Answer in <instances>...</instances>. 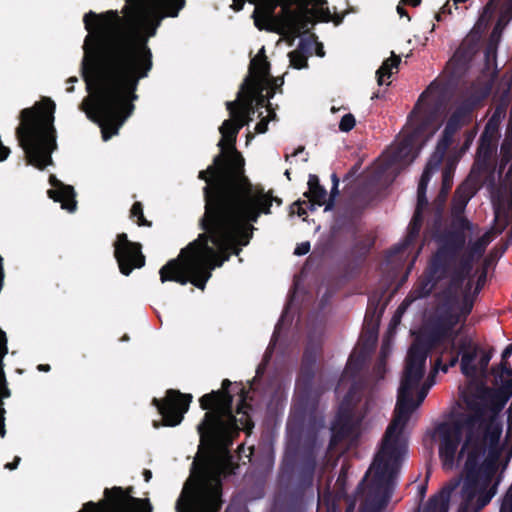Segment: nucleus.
<instances>
[{
    "mask_svg": "<svg viewBox=\"0 0 512 512\" xmlns=\"http://www.w3.org/2000/svg\"><path fill=\"white\" fill-rule=\"evenodd\" d=\"M450 335L441 328L430 323L429 327L421 333L408 350L406 363L426 366V359L432 350L442 346L446 341L449 343Z\"/></svg>",
    "mask_w": 512,
    "mask_h": 512,
    "instance_id": "nucleus-18",
    "label": "nucleus"
},
{
    "mask_svg": "<svg viewBox=\"0 0 512 512\" xmlns=\"http://www.w3.org/2000/svg\"><path fill=\"white\" fill-rule=\"evenodd\" d=\"M408 303L405 301L397 308L395 314L393 315L391 319V325H397L400 322L401 316L403 312L405 311Z\"/></svg>",
    "mask_w": 512,
    "mask_h": 512,
    "instance_id": "nucleus-59",
    "label": "nucleus"
},
{
    "mask_svg": "<svg viewBox=\"0 0 512 512\" xmlns=\"http://www.w3.org/2000/svg\"><path fill=\"white\" fill-rule=\"evenodd\" d=\"M192 399L193 396L191 394L181 393L179 390L175 389H168L164 398H153L151 403L162 416V425L175 427L184 419V415L189 410Z\"/></svg>",
    "mask_w": 512,
    "mask_h": 512,
    "instance_id": "nucleus-17",
    "label": "nucleus"
},
{
    "mask_svg": "<svg viewBox=\"0 0 512 512\" xmlns=\"http://www.w3.org/2000/svg\"><path fill=\"white\" fill-rule=\"evenodd\" d=\"M244 165V158L239 152H220L206 170L198 173V178L206 182L201 217L212 216L264 194L263 189L254 186L245 175Z\"/></svg>",
    "mask_w": 512,
    "mask_h": 512,
    "instance_id": "nucleus-4",
    "label": "nucleus"
},
{
    "mask_svg": "<svg viewBox=\"0 0 512 512\" xmlns=\"http://www.w3.org/2000/svg\"><path fill=\"white\" fill-rule=\"evenodd\" d=\"M347 477H348V471L345 468V466H342L341 470H340V473H339V475L337 477L336 484H335L336 487L339 489V492H344L346 481H347Z\"/></svg>",
    "mask_w": 512,
    "mask_h": 512,
    "instance_id": "nucleus-57",
    "label": "nucleus"
},
{
    "mask_svg": "<svg viewBox=\"0 0 512 512\" xmlns=\"http://www.w3.org/2000/svg\"><path fill=\"white\" fill-rule=\"evenodd\" d=\"M302 362L303 363H307V362H311V365L312 366H315L316 364V354L315 352L311 351L308 347L305 349L304 351V354H303V359H302Z\"/></svg>",
    "mask_w": 512,
    "mask_h": 512,
    "instance_id": "nucleus-60",
    "label": "nucleus"
},
{
    "mask_svg": "<svg viewBox=\"0 0 512 512\" xmlns=\"http://www.w3.org/2000/svg\"><path fill=\"white\" fill-rule=\"evenodd\" d=\"M215 468H216V472L219 476L227 477L232 474H235V469L237 468V466H235L232 463L230 457H228L227 459L219 461L216 464Z\"/></svg>",
    "mask_w": 512,
    "mask_h": 512,
    "instance_id": "nucleus-52",
    "label": "nucleus"
},
{
    "mask_svg": "<svg viewBox=\"0 0 512 512\" xmlns=\"http://www.w3.org/2000/svg\"><path fill=\"white\" fill-rule=\"evenodd\" d=\"M304 196L309 199L311 205L327 206V191L320 184L317 175L310 174L308 179V191L304 193Z\"/></svg>",
    "mask_w": 512,
    "mask_h": 512,
    "instance_id": "nucleus-40",
    "label": "nucleus"
},
{
    "mask_svg": "<svg viewBox=\"0 0 512 512\" xmlns=\"http://www.w3.org/2000/svg\"><path fill=\"white\" fill-rule=\"evenodd\" d=\"M339 195V189L338 186H333L330 191L329 197H327V206L325 207L326 210H330L334 207L335 204V198Z\"/></svg>",
    "mask_w": 512,
    "mask_h": 512,
    "instance_id": "nucleus-58",
    "label": "nucleus"
},
{
    "mask_svg": "<svg viewBox=\"0 0 512 512\" xmlns=\"http://www.w3.org/2000/svg\"><path fill=\"white\" fill-rule=\"evenodd\" d=\"M141 249V244L130 241L126 233L117 235L114 242V257L123 275L128 276L135 268H142L145 265V256Z\"/></svg>",
    "mask_w": 512,
    "mask_h": 512,
    "instance_id": "nucleus-19",
    "label": "nucleus"
},
{
    "mask_svg": "<svg viewBox=\"0 0 512 512\" xmlns=\"http://www.w3.org/2000/svg\"><path fill=\"white\" fill-rule=\"evenodd\" d=\"M486 96V92L474 91L459 101L449 116L445 127L457 132L464 125L468 124L471 121L473 111L482 103Z\"/></svg>",
    "mask_w": 512,
    "mask_h": 512,
    "instance_id": "nucleus-20",
    "label": "nucleus"
},
{
    "mask_svg": "<svg viewBox=\"0 0 512 512\" xmlns=\"http://www.w3.org/2000/svg\"><path fill=\"white\" fill-rule=\"evenodd\" d=\"M465 404V411L457 413L451 421L441 422L436 427L439 436V458L444 469H452L455 463V456L465 432V441L459 452L462 457L465 450L473 448L477 429L481 416H484V409L477 403L462 394Z\"/></svg>",
    "mask_w": 512,
    "mask_h": 512,
    "instance_id": "nucleus-9",
    "label": "nucleus"
},
{
    "mask_svg": "<svg viewBox=\"0 0 512 512\" xmlns=\"http://www.w3.org/2000/svg\"><path fill=\"white\" fill-rule=\"evenodd\" d=\"M230 386L231 382L224 379L220 390H213L199 399L201 409L206 410L203 420L197 426L200 447L207 444L228 449L241 430L250 434L254 428L249 414L252 406L247 402L248 391L244 387L240 388L236 413L241 416L237 418L233 414V396L229 392Z\"/></svg>",
    "mask_w": 512,
    "mask_h": 512,
    "instance_id": "nucleus-5",
    "label": "nucleus"
},
{
    "mask_svg": "<svg viewBox=\"0 0 512 512\" xmlns=\"http://www.w3.org/2000/svg\"><path fill=\"white\" fill-rule=\"evenodd\" d=\"M498 369L500 370L499 373L495 368H493L492 371L500 378L504 375L511 377L502 380V384L499 388L493 389L486 386L484 383H476L471 384L467 390L463 392V394L477 403L484 411H494V414L500 413L512 397V368L507 361H501Z\"/></svg>",
    "mask_w": 512,
    "mask_h": 512,
    "instance_id": "nucleus-12",
    "label": "nucleus"
},
{
    "mask_svg": "<svg viewBox=\"0 0 512 512\" xmlns=\"http://www.w3.org/2000/svg\"><path fill=\"white\" fill-rule=\"evenodd\" d=\"M413 136L407 134L404 136L402 141L396 147L392 154V161L396 163H411L416 155L414 153V147L418 143Z\"/></svg>",
    "mask_w": 512,
    "mask_h": 512,
    "instance_id": "nucleus-36",
    "label": "nucleus"
},
{
    "mask_svg": "<svg viewBox=\"0 0 512 512\" xmlns=\"http://www.w3.org/2000/svg\"><path fill=\"white\" fill-rule=\"evenodd\" d=\"M373 462L366 471L363 479L357 486L355 495L347 499V507L345 512H355L357 501H360L359 512H381L389 503L396 486L398 474L395 475L392 481L391 492L387 500H383V493L381 489L374 486L375 471H372Z\"/></svg>",
    "mask_w": 512,
    "mask_h": 512,
    "instance_id": "nucleus-16",
    "label": "nucleus"
},
{
    "mask_svg": "<svg viewBox=\"0 0 512 512\" xmlns=\"http://www.w3.org/2000/svg\"><path fill=\"white\" fill-rule=\"evenodd\" d=\"M381 297L377 295L370 296L364 317V331L369 334V338L376 339L379 328L380 318L384 308L379 309Z\"/></svg>",
    "mask_w": 512,
    "mask_h": 512,
    "instance_id": "nucleus-30",
    "label": "nucleus"
},
{
    "mask_svg": "<svg viewBox=\"0 0 512 512\" xmlns=\"http://www.w3.org/2000/svg\"><path fill=\"white\" fill-rule=\"evenodd\" d=\"M386 357H387L386 348L384 345H382L381 351H380V357L376 361V363L373 367V370H372V376L377 381L384 379V376L386 374V371H387Z\"/></svg>",
    "mask_w": 512,
    "mask_h": 512,
    "instance_id": "nucleus-46",
    "label": "nucleus"
},
{
    "mask_svg": "<svg viewBox=\"0 0 512 512\" xmlns=\"http://www.w3.org/2000/svg\"><path fill=\"white\" fill-rule=\"evenodd\" d=\"M310 251V243L302 242L298 244L294 250V254L298 256L306 255Z\"/></svg>",
    "mask_w": 512,
    "mask_h": 512,
    "instance_id": "nucleus-62",
    "label": "nucleus"
},
{
    "mask_svg": "<svg viewBox=\"0 0 512 512\" xmlns=\"http://www.w3.org/2000/svg\"><path fill=\"white\" fill-rule=\"evenodd\" d=\"M401 58L392 52V56L383 61L382 65L376 71L377 83L379 86L384 84V77L390 78L393 69H398Z\"/></svg>",
    "mask_w": 512,
    "mask_h": 512,
    "instance_id": "nucleus-44",
    "label": "nucleus"
},
{
    "mask_svg": "<svg viewBox=\"0 0 512 512\" xmlns=\"http://www.w3.org/2000/svg\"><path fill=\"white\" fill-rule=\"evenodd\" d=\"M255 97L249 94H245V91L242 90V86L237 94V99L235 101L226 102V108L229 112L230 117H236L238 119H243L244 115H254L255 110H257L255 104Z\"/></svg>",
    "mask_w": 512,
    "mask_h": 512,
    "instance_id": "nucleus-33",
    "label": "nucleus"
},
{
    "mask_svg": "<svg viewBox=\"0 0 512 512\" xmlns=\"http://www.w3.org/2000/svg\"><path fill=\"white\" fill-rule=\"evenodd\" d=\"M154 5L155 9L150 13L152 16V27L149 32V36H154L156 33L157 27L160 25V22L163 15H159L160 11H164L166 16L169 17H177L179 11L183 9L185 6V0H150Z\"/></svg>",
    "mask_w": 512,
    "mask_h": 512,
    "instance_id": "nucleus-25",
    "label": "nucleus"
},
{
    "mask_svg": "<svg viewBox=\"0 0 512 512\" xmlns=\"http://www.w3.org/2000/svg\"><path fill=\"white\" fill-rule=\"evenodd\" d=\"M459 352L461 355V372L466 377H475L478 374V366L475 364L478 347L473 345L470 340L462 339L459 343Z\"/></svg>",
    "mask_w": 512,
    "mask_h": 512,
    "instance_id": "nucleus-31",
    "label": "nucleus"
},
{
    "mask_svg": "<svg viewBox=\"0 0 512 512\" xmlns=\"http://www.w3.org/2000/svg\"><path fill=\"white\" fill-rule=\"evenodd\" d=\"M355 124H356V120H355L354 115L351 113H348V114H345L341 118L340 123H339V129L342 132H349L354 128Z\"/></svg>",
    "mask_w": 512,
    "mask_h": 512,
    "instance_id": "nucleus-54",
    "label": "nucleus"
},
{
    "mask_svg": "<svg viewBox=\"0 0 512 512\" xmlns=\"http://www.w3.org/2000/svg\"><path fill=\"white\" fill-rule=\"evenodd\" d=\"M438 280L435 277H431L428 271L425 269L421 277L415 283L411 295L414 299H422L428 297L432 291L437 287Z\"/></svg>",
    "mask_w": 512,
    "mask_h": 512,
    "instance_id": "nucleus-41",
    "label": "nucleus"
},
{
    "mask_svg": "<svg viewBox=\"0 0 512 512\" xmlns=\"http://www.w3.org/2000/svg\"><path fill=\"white\" fill-rule=\"evenodd\" d=\"M246 121L237 122L234 118L226 119L219 127V132L222 135L218 146L221 152L235 153L238 152L235 147L237 135L239 131L245 126Z\"/></svg>",
    "mask_w": 512,
    "mask_h": 512,
    "instance_id": "nucleus-26",
    "label": "nucleus"
},
{
    "mask_svg": "<svg viewBox=\"0 0 512 512\" xmlns=\"http://www.w3.org/2000/svg\"><path fill=\"white\" fill-rule=\"evenodd\" d=\"M457 258L445 254L443 251L436 250L428 260L426 270L431 277H435L439 282L448 280V290L451 289V277H453Z\"/></svg>",
    "mask_w": 512,
    "mask_h": 512,
    "instance_id": "nucleus-23",
    "label": "nucleus"
},
{
    "mask_svg": "<svg viewBox=\"0 0 512 512\" xmlns=\"http://www.w3.org/2000/svg\"><path fill=\"white\" fill-rule=\"evenodd\" d=\"M373 245H374V241L367 240V239L359 240L354 244L352 251H353V253L357 254L360 259L364 260L367 257V255L369 254Z\"/></svg>",
    "mask_w": 512,
    "mask_h": 512,
    "instance_id": "nucleus-51",
    "label": "nucleus"
},
{
    "mask_svg": "<svg viewBox=\"0 0 512 512\" xmlns=\"http://www.w3.org/2000/svg\"><path fill=\"white\" fill-rule=\"evenodd\" d=\"M423 95L424 93L420 96L408 117V124L411 127V131L408 134L413 136L417 141H421L425 137L436 119L435 111L420 106Z\"/></svg>",
    "mask_w": 512,
    "mask_h": 512,
    "instance_id": "nucleus-22",
    "label": "nucleus"
},
{
    "mask_svg": "<svg viewBox=\"0 0 512 512\" xmlns=\"http://www.w3.org/2000/svg\"><path fill=\"white\" fill-rule=\"evenodd\" d=\"M471 254L463 257L459 263L458 261L455 264L453 277H451V289L453 291H458L463 287V284L467 277L470 275L473 269Z\"/></svg>",
    "mask_w": 512,
    "mask_h": 512,
    "instance_id": "nucleus-39",
    "label": "nucleus"
},
{
    "mask_svg": "<svg viewBox=\"0 0 512 512\" xmlns=\"http://www.w3.org/2000/svg\"><path fill=\"white\" fill-rule=\"evenodd\" d=\"M366 362L365 351L353 352L338 380L335 392L339 394L347 386L348 391L331 422L328 450H333L340 443L360 436L362 422L368 414L374 392L371 378L363 374Z\"/></svg>",
    "mask_w": 512,
    "mask_h": 512,
    "instance_id": "nucleus-3",
    "label": "nucleus"
},
{
    "mask_svg": "<svg viewBox=\"0 0 512 512\" xmlns=\"http://www.w3.org/2000/svg\"><path fill=\"white\" fill-rule=\"evenodd\" d=\"M500 482V477L496 480L494 485L486 490L480 487V491L476 496V500L473 501V504L469 507V510L464 512H480L486 505L489 504L493 496L496 494L497 486Z\"/></svg>",
    "mask_w": 512,
    "mask_h": 512,
    "instance_id": "nucleus-42",
    "label": "nucleus"
},
{
    "mask_svg": "<svg viewBox=\"0 0 512 512\" xmlns=\"http://www.w3.org/2000/svg\"><path fill=\"white\" fill-rule=\"evenodd\" d=\"M492 358V353L490 351H484L478 362V372L485 373L487 371L489 362Z\"/></svg>",
    "mask_w": 512,
    "mask_h": 512,
    "instance_id": "nucleus-56",
    "label": "nucleus"
},
{
    "mask_svg": "<svg viewBox=\"0 0 512 512\" xmlns=\"http://www.w3.org/2000/svg\"><path fill=\"white\" fill-rule=\"evenodd\" d=\"M270 63L264 55V47L259 55L253 58L249 65V74L242 83L245 94L255 97L254 104L257 109L270 108L269 100L275 95V88L270 85Z\"/></svg>",
    "mask_w": 512,
    "mask_h": 512,
    "instance_id": "nucleus-14",
    "label": "nucleus"
},
{
    "mask_svg": "<svg viewBox=\"0 0 512 512\" xmlns=\"http://www.w3.org/2000/svg\"><path fill=\"white\" fill-rule=\"evenodd\" d=\"M255 197L209 217L199 219V227L212 234V244L226 247L231 255L238 256L242 247L253 237V223L261 214L271 213V199Z\"/></svg>",
    "mask_w": 512,
    "mask_h": 512,
    "instance_id": "nucleus-7",
    "label": "nucleus"
},
{
    "mask_svg": "<svg viewBox=\"0 0 512 512\" xmlns=\"http://www.w3.org/2000/svg\"><path fill=\"white\" fill-rule=\"evenodd\" d=\"M455 171V165L453 162L447 163L443 172H442V183L441 188L433 201V211H434V224L435 226H439L442 221V215L445 207V203L447 197L453 186V175Z\"/></svg>",
    "mask_w": 512,
    "mask_h": 512,
    "instance_id": "nucleus-24",
    "label": "nucleus"
},
{
    "mask_svg": "<svg viewBox=\"0 0 512 512\" xmlns=\"http://www.w3.org/2000/svg\"><path fill=\"white\" fill-rule=\"evenodd\" d=\"M481 484L474 478L472 471L466 472V478L462 486V497L463 501L460 505L458 512H464L469 510V507L473 504L476 496L480 491Z\"/></svg>",
    "mask_w": 512,
    "mask_h": 512,
    "instance_id": "nucleus-38",
    "label": "nucleus"
},
{
    "mask_svg": "<svg viewBox=\"0 0 512 512\" xmlns=\"http://www.w3.org/2000/svg\"><path fill=\"white\" fill-rule=\"evenodd\" d=\"M451 14V5L448 0L440 9V11L436 14L435 18L438 22L442 21L444 15Z\"/></svg>",
    "mask_w": 512,
    "mask_h": 512,
    "instance_id": "nucleus-63",
    "label": "nucleus"
},
{
    "mask_svg": "<svg viewBox=\"0 0 512 512\" xmlns=\"http://www.w3.org/2000/svg\"><path fill=\"white\" fill-rule=\"evenodd\" d=\"M320 394V391H315L312 387H303L295 404V413L303 421L307 419L314 427L323 426V418L318 415Z\"/></svg>",
    "mask_w": 512,
    "mask_h": 512,
    "instance_id": "nucleus-21",
    "label": "nucleus"
},
{
    "mask_svg": "<svg viewBox=\"0 0 512 512\" xmlns=\"http://www.w3.org/2000/svg\"><path fill=\"white\" fill-rule=\"evenodd\" d=\"M512 214V201L509 203H504L502 200H498L497 203L494 204V226L492 231L494 235L502 234L511 221Z\"/></svg>",
    "mask_w": 512,
    "mask_h": 512,
    "instance_id": "nucleus-35",
    "label": "nucleus"
},
{
    "mask_svg": "<svg viewBox=\"0 0 512 512\" xmlns=\"http://www.w3.org/2000/svg\"><path fill=\"white\" fill-rule=\"evenodd\" d=\"M466 243V236L460 230H451L443 234L439 238L438 251H443L445 254L459 258L460 252L463 250Z\"/></svg>",
    "mask_w": 512,
    "mask_h": 512,
    "instance_id": "nucleus-32",
    "label": "nucleus"
},
{
    "mask_svg": "<svg viewBox=\"0 0 512 512\" xmlns=\"http://www.w3.org/2000/svg\"><path fill=\"white\" fill-rule=\"evenodd\" d=\"M290 63L295 69H303L308 67L307 55L302 51H292L289 53Z\"/></svg>",
    "mask_w": 512,
    "mask_h": 512,
    "instance_id": "nucleus-53",
    "label": "nucleus"
},
{
    "mask_svg": "<svg viewBox=\"0 0 512 512\" xmlns=\"http://www.w3.org/2000/svg\"><path fill=\"white\" fill-rule=\"evenodd\" d=\"M456 132L448 127H444L441 138L439 139L436 150L441 151L442 154H446L447 150L453 142V138Z\"/></svg>",
    "mask_w": 512,
    "mask_h": 512,
    "instance_id": "nucleus-49",
    "label": "nucleus"
},
{
    "mask_svg": "<svg viewBox=\"0 0 512 512\" xmlns=\"http://www.w3.org/2000/svg\"><path fill=\"white\" fill-rule=\"evenodd\" d=\"M268 123H269L268 118H261V120L255 126V132L258 134H263V133L267 132Z\"/></svg>",
    "mask_w": 512,
    "mask_h": 512,
    "instance_id": "nucleus-64",
    "label": "nucleus"
},
{
    "mask_svg": "<svg viewBox=\"0 0 512 512\" xmlns=\"http://www.w3.org/2000/svg\"><path fill=\"white\" fill-rule=\"evenodd\" d=\"M55 109L56 104L51 98H42L32 107L21 110L20 124L15 130L29 164L40 170L52 164L51 154L57 147Z\"/></svg>",
    "mask_w": 512,
    "mask_h": 512,
    "instance_id": "nucleus-8",
    "label": "nucleus"
},
{
    "mask_svg": "<svg viewBox=\"0 0 512 512\" xmlns=\"http://www.w3.org/2000/svg\"><path fill=\"white\" fill-rule=\"evenodd\" d=\"M459 322L460 315L454 311L452 302L446 300L439 305L436 316L431 323L448 334L454 335L453 329Z\"/></svg>",
    "mask_w": 512,
    "mask_h": 512,
    "instance_id": "nucleus-28",
    "label": "nucleus"
},
{
    "mask_svg": "<svg viewBox=\"0 0 512 512\" xmlns=\"http://www.w3.org/2000/svg\"><path fill=\"white\" fill-rule=\"evenodd\" d=\"M315 366L311 365V362L301 363L300 367V380L303 387H312L315 371Z\"/></svg>",
    "mask_w": 512,
    "mask_h": 512,
    "instance_id": "nucleus-48",
    "label": "nucleus"
},
{
    "mask_svg": "<svg viewBox=\"0 0 512 512\" xmlns=\"http://www.w3.org/2000/svg\"><path fill=\"white\" fill-rule=\"evenodd\" d=\"M500 0H489L483 8L482 18L491 19L499 5Z\"/></svg>",
    "mask_w": 512,
    "mask_h": 512,
    "instance_id": "nucleus-55",
    "label": "nucleus"
},
{
    "mask_svg": "<svg viewBox=\"0 0 512 512\" xmlns=\"http://www.w3.org/2000/svg\"><path fill=\"white\" fill-rule=\"evenodd\" d=\"M444 156L445 154H442L441 151L436 149L430 156L418 183L417 205L413 217L409 223L407 235L405 236L403 242L395 247V253L403 252L418 238L423 224V211L428 205V199L426 196L427 187L433 173L439 169Z\"/></svg>",
    "mask_w": 512,
    "mask_h": 512,
    "instance_id": "nucleus-13",
    "label": "nucleus"
},
{
    "mask_svg": "<svg viewBox=\"0 0 512 512\" xmlns=\"http://www.w3.org/2000/svg\"><path fill=\"white\" fill-rule=\"evenodd\" d=\"M494 236L492 230L484 233L480 238L469 245V254H471V256H482Z\"/></svg>",
    "mask_w": 512,
    "mask_h": 512,
    "instance_id": "nucleus-45",
    "label": "nucleus"
},
{
    "mask_svg": "<svg viewBox=\"0 0 512 512\" xmlns=\"http://www.w3.org/2000/svg\"><path fill=\"white\" fill-rule=\"evenodd\" d=\"M124 18L117 10L84 15L85 29L94 33L95 59L82 62V77L92 95L80 109L98 124L104 141L117 135L135 110L139 81L152 69V52L146 40H139L142 13L138 7L125 6Z\"/></svg>",
    "mask_w": 512,
    "mask_h": 512,
    "instance_id": "nucleus-1",
    "label": "nucleus"
},
{
    "mask_svg": "<svg viewBox=\"0 0 512 512\" xmlns=\"http://www.w3.org/2000/svg\"><path fill=\"white\" fill-rule=\"evenodd\" d=\"M130 218H132V219L136 218V223L138 226H146V227L152 226V222L145 218L144 212H143V205L139 201H136L132 205V207L130 209Z\"/></svg>",
    "mask_w": 512,
    "mask_h": 512,
    "instance_id": "nucleus-47",
    "label": "nucleus"
},
{
    "mask_svg": "<svg viewBox=\"0 0 512 512\" xmlns=\"http://www.w3.org/2000/svg\"><path fill=\"white\" fill-rule=\"evenodd\" d=\"M460 352L456 349L455 337H451L450 342L444 347L441 356L436 359L434 373L441 369L447 372L450 367L455 366L459 361Z\"/></svg>",
    "mask_w": 512,
    "mask_h": 512,
    "instance_id": "nucleus-37",
    "label": "nucleus"
},
{
    "mask_svg": "<svg viewBox=\"0 0 512 512\" xmlns=\"http://www.w3.org/2000/svg\"><path fill=\"white\" fill-rule=\"evenodd\" d=\"M212 243V234L203 231L198 237L182 248L179 255L169 260L159 270L160 281L176 282L180 285L191 283L204 290L215 268L230 260L231 252L226 247Z\"/></svg>",
    "mask_w": 512,
    "mask_h": 512,
    "instance_id": "nucleus-6",
    "label": "nucleus"
},
{
    "mask_svg": "<svg viewBox=\"0 0 512 512\" xmlns=\"http://www.w3.org/2000/svg\"><path fill=\"white\" fill-rule=\"evenodd\" d=\"M499 413L486 410L481 416L477 429L473 448L469 452V464L475 466L476 458H482L487 452L485 463L498 467L501 456L500 438L502 435V423L499 420Z\"/></svg>",
    "mask_w": 512,
    "mask_h": 512,
    "instance_id": "nucleus-11",
    "label": "nucleus"
},
{
    "mask_svg": "<svg viewBox=\"0 0 512 512\" xmlns=\"http://www.w3.org/2000/svg\"><path fill=\"white\" fill-rule=\"evenodd\" d=\"M481 458H476L475 466L469 464V452H467V458L465 462V471L468 473L472 471L474 478L481 484L482 489L486 490L492 483V480L498 470V467L485 463H480Z\"/></svg>",
    "mask_w": 512,
    "mask_h": 512,
    "instance_id": "nucleus-34",
    "label": "nucleus"
},
{
    "mask_svg": "<svg viewBox=\"0 0 512 512\" xmlns=\"http://www.w3.org/2000/svg\"><path fill=\"white\" fill-rule=\"evenodd\" d=\"M209 456L197 457L192 464V473L197 478L192 488L176 503L177 512H219L222 505L220 480L208 479Z\"/></svg>",
    "mask_w": 512,
    "mask_h": 512,
    "instance_id": "nucleus-10",
    "label": "nucleus"
},
{
    "mask_svg": "<svg viewBox=\"0 0 512 512\" xmlns=\"http://www.w3.org/2000/svg\"><path fill=\"white\" fill-rule=\"evenodd\" d=\"M459 484L458 479L449 481L437 494L430 497L423 512H448L451 494Z\"/></svg>",
    "mask_w": 512,
    "mask_h": 512,
    "instance_id": "nucleus-29",
    "label": "nucleus"
},
{
    "mask_svg": "<svg viewBox=\"0 0 512 512\" xmlns=\"http://www.w3.org/2000/svg\"><path fill=\"white\" fill-rule=\"evenodd\" d=\"M425 367L422 365L405 364L404 372L398 389L397 402L394 417L388 425L380 446L374 455L372 471H375L374 486L380 488L387 500L391 492L392 481L396 474L400 473L401 466L407 454V441L403 437V430L413 411L424 401L430 387L433 384V374L417 393V399H413V391L418 387L424 377Z\"/></svg>",
    "mask_w": 512,
    "mask_h": 512,
    "instance_id": "nucleus-2",
    "label": "nucleus"
},
{
    "mask_svg": "<svg viewBox=\"0 0 512 512\" xmlns=\"http://www.w3.org/2000/svg\"><path fill=\"white\" fill-rule=\"evenodd\" d=\"M54 186L53 189L48 190L49 198L53 199L55 202L61 203V208L67 210L72 213L77 208V201L75 199L76 193L72 186L65 185L62 182L54 179L52 182Z\"/></svg>",
    "mask_w": 512,
    "mask_h": 512,
    "instance_id": "nucleus-27",
    "label": "nucleus"
},
{
    "mask_svg": "<svg viewBox=\"0 0 512 512\" xmlns=\"http://www.w3.org/2000/svg\"><path fill=\"white\" fill-rule=\"evenodd\" d=\"M511 19H512V0H505L499 6L498 19H497L496 24L491 33V37L493 38L496 35L500 34L501 31L505 28V26L511 21Z\"/></svg>",
    "mask_w": 512,
    "mask_h": 512,
    "instance_id": "nucleus-43",
    "label": "nucleus"
},
{
    "mask_svg": "<svg viewBox=\"0 0 512 512\" xmlns=\"http://www.w3.org/2000/svg\"><path fill=\"white\" fill-rule=\"evenodd\" d=\"M319 448L315 431L303 439L292 475V486L296 494H303L313 486Z\"/></svg>",
    "mask_w": 512,
    "mask_h": 512,
    "instance_id": "nucleus-15",
    "label": "nucleus"
},
{
    "mask_svg": "<svg viewBox=\"0 0 512 512\" xmlns=\"http://www.w3.org/2000/svg\"><path fill=\"white\" fill-rule=\"evenodd\" d=\"M492 155V148L489 142H485L483 139L477 149V158L476 164L482 163L483 166H486L487 162L490 160Z\"/></svg>",
    "mask_w": 512,
    "mask_h": 512,
    "instance_id": "nucleus-50",
    "label": "nucleus"
},
{
    "mask_svg": "<svg viewBox=\"0 0 512 512\" xmlns=\"http://www.w3.org/2000/svg\"><path fill=\"white\" fill-rule=\"evenodd\" d=\"M505 112H506V107L505 106H503V105L497 106L495 108V110H494L493 115L491 116V118L489 120L488 125L490 123L494 122V121H498L502 116L505 115Z\"/></svg>",
    "mask_w": 512,
    "mask_h": 512,
    "instance_id": "nucleus-61",
    "label": "nucleus"
}]
</instances>
